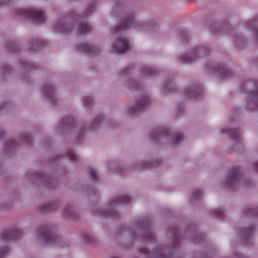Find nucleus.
<instances>
[{
    "label": "nucleus",
    "instance_id": "f257e3e1",
    "mask_svg": "<svg viewBox=\"0 0 258 258\" xmlns=\"http://www.w3.org/2000/svg\"><path fill=\"white\" fill-rule=\"evenodd\" d=\"M38 235L49 243L54 244L58 241V237L53 234L47 227L40 228Z\"/></svg>",
    "mask_w": 258,
    "mask_h": 258
},
{
    "label": "nucleus",
    "instance_id": "f03ea898",
    "mask_svg": "<svg viewBox=\"0 0 258 258\" xmlns=\"http://www.w3.org/2000/svg\"><path fill=\"white\" fill-rule=\"evenodd\" d=\"M25 15L32 20L40 23L45 21V17L44 13L39 9H32L24 12Z\"/></svg>",
    "mask_w": 258,
    "mask_h": 258
},
{
    "label": "nucleus",
    "instance_id": "7ed1b4c3",
    "mask_svg": "<svg viewBox=\"0 0 258 258\" xmlns=\"http://www.w3.org/2000/svg\"><path fill=\"white\" fill-rule=\"evenodd\" d=\"M130 44L128 41L124 38L119 39L116 43L113 45V51L118 54L125 53L130 48Z\"/></svg>",
    "mask_w": 258,
    "mask_h": 258
},
{
    "label": "nucleus",
    "instance_id": "20e7f679",
    "mask_svg": "<svg viewBox=\"0 0 258 258\" xmlns=\"http://www.w3.org/2000/svg\"><path fill=\"white\" fill-rule=\"evenodd\" d=\"M150 101L149 98L147 96H143L140 100H138L134 108L131 107L129 108V111L130 112L133 113L143 110L150 104Z\"/></svg>",
    "mask_w": 258,
    "mask_h": 258
},
{
    "label": "nucleus",
    "instance_id": "39448f33",
    "mask_svg": "<svg viewBox=\"0 0 258 258\" xmlns=\"http://www.w3.org/2000/svg\"><path fill=\"white\" fill-rule=\"evenodd\" d=\"M21 235V231L17 229L6 230L2 233V238L4 241L16 240Z\"/></svg>",
    "mask_w": 258,
    "mask_h": 258
},
{
    "label": "nucleus",
    "instance_id": "423d86ee",
    "mask_svg": "<svg viewBox=\"0 0 258 258\" xmlns=\"http://www.w3.org/2000/svg\"><path fill=\"white\" fill-rule=\"evenodd\" d=\"M135 24L134 17L133 15H130L126 19L121 21L119 27L114 30V33H117L122 30H125L131 28L134 26Z\"/></svg>",
    "mask_w": 258,
    "mask_h": 258
},
{
    "label": "nucleus",
    "instance_id": "0eeeda50",
    "mask_svg": "<svg viewBox=\"0 0 258 258\" xmlns=\"http://www.w3.org/2000/svg\"><path fill=\"white\" fill-rule=\"evenodd\" d=\"M240 178L239 169L234 168L230 170L227 177V182L229 186L235 185Z\"/></svg>",
    "mask_w": 258,
    "mask_h": 258
},
{
    "label": "nucleus",
    "instance_id": "6e6552de",
    "mask_svg": "<svg viewBox=\"0 0 258 258\" xmlns=\"http://www.w3.org/2000/svg\"><path fill=\"white\" fill-rule=\"evenodd\" d=\"M79 49L86 53L96 54L98 52V48L94 47L92 44L82 43L79 45Z\"/></svg>",
    "mask_w": 258,
    "mask_h": 258
},
{
    "label": "nucleus",
    "instance_id": "1a4fd4ad",
    "mask_svg": "<svg viewBox=\"0 0 258 258\" xmlns=\"http://www.w3.org/2000/svg\"><path fill=\"white\" fill-rule=\"evenodd\" d=\"M131 202L130 198L126 195L118 196L114 198L112 201V204H127Z\"/></svg>",
    "mask_w": 258,
    "mask_h": 258
},
{
    "label": "nucleus",
    "instance_id": "9d476101",
    "mask_svg": "<svg viewBox=\"0 0 258 258\" xmlns=\"http://www.w3.org/2000/svg\"><path fill=\"white\" fill-rule=\"evenodd\" d=\"M92 30L91 26L88 24H82L79 28L78 33L80 35L87 34L90 33Z\"/></svg>",
    "mask_w": 258,
    "mask_h": 258
},
{
    "label": "nucleus",
    "instance_id": "9b49d317",
    "mask_svg": "<svg viewBox=\"0 0 258 258\" xmlns=\"http://www.w3.org/2000/svg\"><path fill=\"white\" fill-rule=\"evenodd\" d=\"M202 90L201 88L197 87L194 90H191L190 89H187L185 91V94L190 98H196L198 96L201 95Z\"/></svg>",
    "mask_w": 258,
    "mask_h": 258
},
{
    "label": "nucleus",
    "instance_id": "f8f14e48",
    "mask_svg": "<svg viewBox=\"0 0 258 258\" xmlns=\"http://www.w3.org/2000/svg\"><path fill=\"white\" fill-rule=\"evenodd\" d=\"M244 216L247 217L255 216L258 217V208H246L244 211Z\"/></svg>",
    "mask_w": 258,
    "mask_h": 258
},
{
    "label": "nucleus",
    "instance_id": "ddd939ff",
    "mask_svg": "<svg viewBox=\"0 0 258 258\" xmlns=\"http://www.w3.org/2000/svg\"><path fill=\"white\" fill-rule=\"evenodd\" d=\"M197 58V52H194L187 55L180 57V59L183 62H191Z\"/></svg>",
    "mask_w": 258,
    "mask_h": 258
},
{
    "label": "nucleus",
    "instance_id": "4468645a",
    "mask_svg": "<svg viewBox=\"0 0 258 258\" xmlns=\"http://www.w3.org/2000/svg\"><path fill=\"white\" fill-rule=\"evenodd\" d=\"M169 130L165 128H159L155 131L152 135V138L155 139L159 136H167Z\"/></svg>",
    "mask_w": 258,
    "mask_h": 258
},
{
    "label": "nucleus",
    "instance_id": "2eb2a0df",
    "mask_svg": "<svg viewBox=\"0 0 258 258\" xmlns=\"http://www.w3.org/2000/svg\"><path fill=\"white\" fill-rule=\"evenodd\" d=\"M226 133L230 138H232L233 139H236L239 138L240 135V132L236 130H228L227 131Z\"/></svg>",
    "mask_w": 258,
    "mask_h": 258
},
{
    "label": "nucleus",
    "instance_id": "dca6fc26",
    "mask_svg": "<svg viewBox=\"0 0 258 258\" xmlns=\"http://www.w3.org/2000/svg\"><path fill=\"white\" fill-rule=\"evenodd\" d=\"M219 72L223 78H228L232 75V72L224 67L219 69Z\"/></svg>",
    "mask_w": 258,
    "mask_h": 258
},
{
    "label": "nucleus",
    "instance_id": "f3484780",
    "mask_svg": "<svg viewBox=\"0 0 258 258\" xmlns=\"http://www.w3.org/2000/svg\"><path fill=\"white\" fill-rule=\"evenodd\" d=\"M63 123L62 125H66L70 127H73L75 123V119L72 116H67L63 119Z\"/></svg>",
    "mask_w": 258,
    "mask_h": 258
},
{
    "label": "nucleus",
    "instance_id": "a211bd4d",
    "mask_svg": "<svg viewBox=\"0 0 258 258\" xmlns=\"http://www.w3.org/2000/svg\"><path fill=\"white\" fill-rule=\"evenodd\" d=\"M57 207V205L55 203H50L43 206V210L46 211H54Z\"/></svg>",
    "mask_w": 258,
    "mask_h": 258
},
{
    "label": "nucleus",
    "instance_id": "6ab92c4d",
    "mask_svg": "<svg viewBox=\"0 0 258 258\" xmlns=\"http://www.w3.org/2000/svg\"><path fill=\"white\" fill-rule=\"evenodd\" d=\"M182 140V135L180 133L175 134L172 139V142L173 144H177Z\"/></svg>",
    "mask_w": 258,
    "mask_h": 258
},
{
    "label": "nucleus",
    "instance_id": "aec40b11",
    "mask_svg": "<svg viewBox=\"0 0 258 258\" xmlns=\"http://www.w3.org/2000/svg\"><path fill=\"white\" fill-rule=\"evenodd\" d=\"M67 156L71 161H76L78 159L77 155L72 150L69 151L67 153Z\"/></svg>",
    "mask_w": 258,
    "mask_h": 258
},
{
    "label": "nucleus",
    "instance_id": "412c9836",
    "mask_svg": "<svg viewBox=\"0 0 258 258\" xmlns=\"http://www.w3.org/2000/svg\"><path fill=\"white\" fill-rule=\"evenodd\" d=\"M88 172L90 177L93 179H96L97 178V174L96 171L94 169H93L92 168H89Z\"/></svg>",
    "mask_w": 258,
    "mask_h": 258
},
{
    "label": "nucleus",
    "instance_id": "4be33fe9",
    "mask_svg": "<svg viewBox=\"0 0 258 258\" xmlns=\"http://www.w3.org/2000/svg\"><path fill=\"white\" fill-rule=\"evenodd\" d=\"M56 29H58V30L61 32L65 33L67 32V29L66 27L64 28V26L62 25L60 23V22L56 24Z\"/></svg>",
    "mask_w": 258,
    "mask_h": 258
},
{
    "label": "nucleus",
    "instance_id": "5701e85b",
    "mask_svg": "<svg viewBox=\"0 0 258 258\" xmlns=\"http://www.w3.org/2000/svg\"><path fill=\"white\" fill-rule=\"evenodd\" d=\"M143 73L147 76H151L154 74V71L151 68L146 67L143 70Z\"/></svg>",
    "mask_w": 258,
    "mask_h": 258
},
{
    "label": "nucleus",
    "instance_id": "b1692460",
    "mask_svg": "<svg viewBox=\"0 0 258 258\" xmlns=\"http://www.w3.org/2000/svg\"><path fill=\"white\" fill-rule=\"evenodd\" d=\"M72 208L69 206L66 209L63 211V214L66 216H70L72 214Z\"/></svg>",
    "mask_w": 258,
    "mask_h": 258
},
{
    "label": "nucleus",
    "instance_id": "393cba45",
    "mask_svg": "<svg viewBox=\"0 0 258 258\" xmlns=\"http://www.w3.org/2000/svg\"><path fill=\"white\" fill-rule=\"evenodd\" d=\"M53 91V89L52 87H46L44 88V93H46V92H48V93H49L50 94L52 93Z\"/></svg>",
    "mask_w": 258,
    "mask_h": 258
},
{
    "label": "nucleus",
    "instance_id": "a878e982",
    "mask_svg": "<svg viewBox=\"0 0 258 258\" xmlns=\"http://www.w3.org/2000/svg\"><path fill=\"white\" fill-rule=\"evenodd\" d=\"M8 251V248H4L0 250V258Z\"/></svg>",
    "mask_w": 258,
    "mask_h": 258
},
{
    "label": "nucleus",
    "instance_id": "bb28decb",
    "mask_svg": "<svg viewBox=\"0 0 258 258\" xmlns=\"http://www.w3.org/2000/svg\"><path fill=\"white\" fill-rule=\"evenodd\" d=\"M33 41H34V45H40L41 43L43 42L42 41L38 39H34Z\"/></svg>",
    "mask_w": 258,
    "mask_h": 258
},
{
    "label": "nucleus",
    "instance_id": "cd10ccee",
    "mask_svg": "<svg viewBox=\"0 0 258 258\" xmlns=\"http://www.w3.org/2000/svg\"><path fill=\"white\" fill-rule=\"evenodd\" d=\"M201 196V193L200 191L196 192L194 195V198L196 199H198L199 197Z\"/></svg>",
    "mask_w": 258,
    "mask_h": 258
},
{
    "label": "nucleus",
    "instance_id": "c85d7f7f",
    "mask_svg": "<svg viewBox=\"0 0 258 258\" xmlns=\"http://www.w3.org/2000/svg\"><path fill=\"white\" fill-rule=\"evenodd\" d=\"M88 99L89 100V103L91 102V98H86L83 101V103L85 105H90V103H88L87 102V100Z\"/></svg>",
    "mask_w": 258,
    "mask_h": 258
},
{
    "label": "nucleus",
    "instance_id": "c756f323",
    "mask_svg": "<svg viewBox=\"0 0 258 258\" xmlns=\"http://www.w3.org/2000/svg\"><path fill=\"white\" fill-rule=\"evenodd\" d=\"M221 210H218L216 211V213H215V215L216 216L218 217V218H220L221 217Z\"/></svg>",
    "mask_w": 258,
    "mask_h": 258
},
{
    "label": "nucleus",
    "instance_id": "7c9ffc66",
    "mask_svg": "<svg viewBox=\"0 0 258 258\" xmlns=\"http://www.w3.org/2000/svg\"><path fill=\"white\" fill-rule=\"evenodd\" d=\"M254 169H255L257 171H258V162L255 163L254 164Z\"/></svg>",
    "mask_w": 258,
    "mask_h": 258
},
{
    "label": "nucleus",
    "instance_id": "2f4dec72",
    "mask_svg": "<svg viewBox=\"0 0 258 258\" xmlns=\"http://www.w3.org/2000/svg\"><path fill=\"white\" fill-rule=\"evenodd\" d=\"M254 97L258 100V91L255 93Z\"/></svg>",
    "mask_w": 258,
    "mask_h": 258
},
{
    "label": "nucleus",
    "instance_id": "473e14b6",
    "mask_svg": "<svg viewBox=\"0 0 258 258\" xmlns=\"http://www.w3.org/2000/svg\"><path fill=\"white\" fill-rule=\"evenodd\" d=\"M256 38L258 39V30L257 31L256 33Z\"/></svg>",
    "mask_w": 258,
    "mask_h": 258
},
{
    "label": "nucleus",
    "instance_id": "72a5a7b5",
    "mask_svg": "<svg viewBox=\"0 0 258 258\" xmlns=\"http://www.w3.org/2000/svg\"><path fill=\"white\" fill-rule=\"evenodd\" d=\"M222 133H225V132L224 131V130H222Z\"/></svg>",
    "mask_w": 258,
    "mask_h": 258
},
{
    "label": "nucleus",
    "instance_id": "f704fd0d",
    "mask_svg": "<svg viewBox=\"0 0 258 258\" xmlns=\"http://www.w3.org/2000/svg\"><path fill=\"white\" fill-rule=\"evenodd\" d=\"M112 258H119V257H113Z\"/></svg>",
    "mask_w": 258,
    "mask_h": 258
}]
</instances>
